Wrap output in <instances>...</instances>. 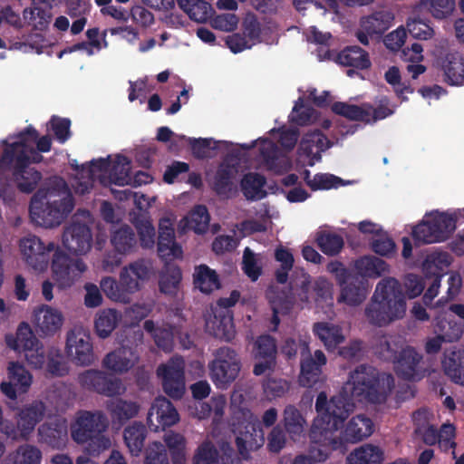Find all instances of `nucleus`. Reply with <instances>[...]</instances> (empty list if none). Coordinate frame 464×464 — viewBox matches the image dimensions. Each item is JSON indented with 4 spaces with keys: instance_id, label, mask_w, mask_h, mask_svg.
<instances>
[{
    "instance_id": "nucleus-1",
    "label": "nucleus",
    "mask_w": 464,
    "mask_h": 464,
    "mask_svg": "<svg viewBox=\"0 0 464 464\" xmlns=\"http://www.w3.org/2000/svg\"><path fill=\"white\" fill-rule=\"evenodd\" d=\"M74 198L62 178H54L46 190L39 189L30 202V216L34 221L45 227L59 226L72 211Z\"/></svg>"
},
{
    "instance_id": "nucleus-2",
    "label": "nucleus",
    "mask_w": 464,
    "mask_h": 464,
    "mask_svg": "<svg viewBox=\"0 0 464 464\" xmlns=\"http://www.w3.org/2000/svg\"><path fill=\"white\" fill-rule=\"evenodd\" d=\"M405 311L406 301L400 282L393 277H386L377 284L365 307V316L371 324L381 327L401 318Z\"/></svg>"
},
{
    "instance_id": "nucleus-3",
    "label": "nucleus",
    "mask_w": 464,
    "mask_h": 464,
    "mask_svg": "<svg viewBox=\"0 0 464 464\" xmlns=\"http://www.w3.org/2000/svg\"><path fill=\"white\" fill-rule=\"evenodd\" d=\"M347 385L351 398L373 404L384 403L394 388L391 373L380 372L375 367L361 364L350 372Z\"/></svg>"
},
{
    "instance_id": "nucleus-4",
    "label": "nucleus",
    "mask_w": 464,
    "mask_h": 464,
    "mask_svg": "<svg viewBox=\"0 0 464 464\" xmlns=\"http://www.w3.org/2000/svg\"><path fill=\"white\" fill-rule=\"evenodd\" d=\"M107 426L103 413L82 411L71 425V436L78 444L88 443V452L98 455L111 447V440L103 434Z\"/></svg>"
},
{
    "instance_id": "nucleus-5",
    "label": "nucleus",
    "mask_w": 464,
    "mask_h": 464,
    "mask_svg": "<svg viewBox=\"0 0 464 464\" xmlns=\"http://www.w3.org/2000/svg\"><path fill=\"white\" fill-rule=\"evenodd\" d=\"M354 408L353 401L345 392L333 396L330 401L325 392H320L315 401L318 416L312 424L313 433L318 429L339 430Z\"/></svg>"
},
{
    "instance_id": "nucleus-6",
    "label": "nucleus",
    "mask_w": 464,
    "mask_h": 464,
    "mask_svg": "<svg viewBox=\"0 0 464 464\" xmlns=\"http://www.w3.org/2000/svg\"><path fill=\"white\" fill-rule=\"evenodd\" d=\"M16 137L17 140L15 141H4V150L0 157V172L2 174L7 173L12 176L19 174L24 168L30 166L26 142L36 140L38 131L32 125H29Z\"/></svg>"
},
{
    "instance_id": "nucleus-7",
    "label": "nucleus",
    "mask_w": 464,
    "mask_h": 464,
    "mask_svg": "<svg viewBox=\"0 0 464 464\" xmlns=\"http://www.w3.org/2000/svg\"><path fill=\"white\" fill-rule=\"evenodd\" d=\"M456 228V219L445 213L426 215L422 222L412 229V237L417 243L431 244L445 241Z\"/></svg>"
},
{
    "instance_id": "nucleus-8",
    "label": "nucleus",
    "mask_w": 464,
    "mask_h": 464,
    "mask_svg": "<svg viewBox=\"0 0 464 464\" xmlns=\"http://www.w3.org/2000/svg\"><path fill=\"white\" fill-rule=\"evenodd\" d=\"M7 345L19 353H24L29 365L34 369H42L46 361L47 351L35 337L30 325L22 322L14 337L6 338Z\"/></svg>"
},
{
    "instance_id": "nucleus-9",
    "label": "nucleus",
    "mask_w": 464,
    "mask_h": 464,
    "mask_svg": "<svg viewBox=\"0 0 464 464\" xmlns=\"http://www.w3.org/2000/svg\"><path fill=\"white\" fill-rule=\"evenodd\" d=\"M209 362L210 378L218 388H226L238 376L241 362L237 353L231 347L222 346L214 353Z\"/></svg>"
},
{
    "instance_id": "nucleus-10",
    "label": "nucleus",
    "mask_w": 464,
    "mask_h": 464,
    "mask_svg": "<svg viewBox=\"0 0 464 464\" xmlns=\"http://www.w3.org/2000/svg\"><path fill=\"white\" fill-rule=\"evenodd\" d=\"M33 375L19 362H10L7 366V378L0 383V391L5 398L15 401L26 394L33 383Z\"/></svg>"
},
{
    "instance_id": "nucleus-11",
    "label": "nucleus",
    "mask_w": 464,
    "mask_h": 464,
    "mask_svg": "<svg viewBox=\"0 0 464 464\" xmlns=\"http://www.w3.org/2000/svg\"><path fill=\"white\" fill-rule=\"evenodd\" d=\"M77 381L82 389L107 397L119 395L123 390L119 378L100 370H86L79 373Z\"/></svg>"
},
{
    "instance_id": "nucleus-12",
    "label": "nucleus",
    "mask_w": 464,
    "mask_h": 464,
    "mask_svg": "<svg viewBox=\"0 0 464 464\" xmlns=\"http://www.w3.org/2000/svg\"><path fill=\"white\" fill-rule=\"evenodd\" d=\"M20 248L26 264L36 271H44L49 265L53 242L44 244L38 237L29 235L20 240Z\"/></svg>"
},
{
    "instance_id": "nucleus-13",
    "label": "nucleus",
    "mask_w": 464,
    "mask_h": 464,
    "mask_svg": "<svg viewBox=\"0 0 464 464\" xmlns=\"http://www.w3.org/2000/svg\"><path fill=\"white\" fill-rule=\"evenodd\" d=\"M86 270V265L80 258H72L57 248L52 260L53 278L62 287L71 286Z\"/></svg>"
},
{
    "instance_id": "nucleus-14",
    "label": "nucleus",
    "mask_w": 464,
    "mask_h": 464,
    "mask_svg": "<svg viewBox=\"0 0 464 464\" xmlns=\"http://www.w3.org/2000/svg\"><path fill=\"white\" fill-rule=\"evenodd\" d=\"M338 430L318 429L315 434L313 433V427L310 430L311 446L309 449L310 458L316 462L325 461L334 450H343L345 449L343 439L336 435Z\"/></svg>"
},
{
    "instance_id": "nucleus-15",
    "label": "nucleus",
    "mask_w": 464,
    "mask_h": 464,
    "mask_svg": "<svg viewBox=\"0 0 464 464\" xmlns=\"http://www.w3.org/2000/svg\"><path fill=\"white\" fill-rule=\"evenodd\" d=\"M300 355L299 383L303 387L312 388L320 381L322 366L326 363V357L321 350H316L314 356H312L307 342L300 343Z\"/></svg>"
},
{
    "instance_id": "nucleus-16",
    "label": "nucleus",
    "mask_w": 464,
    "mask_h": 464,
    "mask_svg": "<svg viewBox=\"0 0 464 464\" xmlns=\"http://www.w3.org/2000/svg\"><path fill=\"white\" fill-rule=\"evenodd\" d=\"M65 348L77 365L88 366L95 360L90 335L81 327L68 332Z\"/></svg>"
},
{
    "instance_id": "nucleus-17",
    "label": "nucleus",
    "mask_w": 464,
    "mask_h": 464,
    "mask_svg": "<svg viewBox=\"0 0 464 464\" xmlns=\"http://www.w3.org/2000/svg\"><path fill=\"white\" fill-rule=\"evenodd\" d=\"M423 356L411 346L401 349L400 354L393 362L397 376L406 381L420 380L424 374Z\"/></svg>"
},
{
    "instance_id": "nucleus-18",
    "label": "nucleus",
    "mask_w": 464,
    "mask_h": 464,
    "mask_svg": "<svg viewBox=\"0 0 464 464\" xmlns=\"http://www.w3.org/2000/svg\"><path fill=\"white\" fill-rule=\"evenodd\" d=\"M179 420L178 411L170 401L161 396L155 398L147 417L148 423L153 430H164L176 424Z\"/></svg>"
},
{
    "instance_id": "nucleus-19",
    "label": "nucleus",
    "mask_w": 464,
    "mask_h": 464,
    "mask_svg": "<svg viewBox=\"0 0 464 464\" xmlns=\"http://www.w3.org/2000/svg\"><path fill=\"white\" fill-rule=\"evenodd\" d=\"M92 234L83 223L72 222L63 234V245L75 256L86 254L92 247Z\"/></svg>"
},
{
    "instance_id": "nucleus-20",
    "label": "nucleus",
    "mask_w": 464,
    "mask_h": 464,
    "mask_svg": "<svg viewBox=\"0 0 464 464\" xmlns=\"http://www.w3.org/2000/svg\"><path fill=\"white\" fill-rule=\"evenodd\" d=\"M46 413V406L42 401L34 400L18 408L15 413V422L21 436L30 435L40 423Z\"/></svg>"
},
{
    "instance_id": "nucleus-21",
    "label": "nucleus",
    "mask_w": 464,
    "mask_h": 464,
    "mask_svg": "<svg viewBox=\"0 0 464 464\" xmlns=\"http://www.w3.org/2000/svg\"><path fill=\"white\" fill-rule=\"evenodd\" d=\"M276 353V343L273 337L267 334L259 336L254 347V357L257 362L254 365L253 373L260 376L266 371L274 370Z\"/></svg>"
},
{
    "instance_id": "nucleus-22",
    "label": "nucleus",
    "mask_w": 464,
    "mask_h": 464,
    "mask_svg": "<svg viewBox=\"0 0 464 464\" xmlns=\"http://www.w3.org/2000/svg\"><path fill=\"white\" fill-rule=\"evenodd\" d=\"M236 437V446L243 459L250 458V451L256 450L265 442V433L260 422H248Z\"/></svg>"
},
{
    "instance_id": "nucleus-23",
    "label": "nucleus",
    "mask_w": 464,
    "mask_h": 464,
    "mask_svg": "<svg viewBox=\"0 0 464 464\" xmlns=\"http://www.w3.org/2000/svg\"><path fill=\"white\" fill-rule=\"evenodd\" d=\"M150 268L144 259H139L124 266L120 273V279L125 293L130 295L140 288V282L149 277Z\"/></svg>"
},
{
    "instance_id": "nucleus-24",
    "label": "nucleus",
    "mask_w": 464,
    "mask_h": 464,
    "mask_svg": "<svg viewBox=\"0 0 464 464\" xmlns=\"http://www.w3.org/2000/svg\"><path fill=\"white\" fill-rule=\"evenodd\" d=\"M158 255L165 262L182 257V247L176 242L175 231L171 225L160 223Z\"/></svg>"
},
{
    "instance_id": "nucleus-25",
    "label": "nucleus",
    "mask_w": 464,
    "mask_h": 464,
    "mask_svg": "<svg viewBox=\"0 0 464 464\" xmlns=\"http://www.w3.org/2000/svg\"><path fill=\"white\" fill-rule=\"evenodd\" d=\"M38 434L43 442L53 449L63 447L67 441L68 427L64 419L42 424L38 429Z\"/></svg>"
},
{
    "instance_id": "nucleus-26",
    "label": "nucleus",
    "mask_w": 464,
    "mask_h": 464,
    "mask_svg": "<svg viewBox=\"0 0 464 464\" xmlns=\"http://www.w3.org/2000/svg\"><path fill=\"white\" fill-rule=\"evenodd\" d=\"M374 424L369 417L364 414H358L348 421L339 437L343 439L344 444L347 442L356 443L371 436Z\"/></svg>"
},
{
    "instance_id": "nucleus-27",
    "label": "nucleus",
    "mask_w": 464,
    "mask_h": 464,
    "mask_svg": "<svg viewBox=\"0 0 464 464\" xmlns=\"http://www.w3.org/2000/svg\"><path fill=\"white\" fill-rule=\"evenodd\" d=\"M340 287L341 294L338 301L356 306L361 304L367 296L368 280L361 276H353Z\"/></svg>"
},
{
    "instance_id": "nucleus-28",
    "label": "nucleus",
    "mask_w": 464,
    "mask_h": 464,
    "mask_svg": "<svg viewBox=\"0 0 464 464\" xmlns=\"http://www.w3.org/2000/svg\"><path fill=\"white\" fill-rule=\"evenodd\" d=\"M34 324L40 335H51L61 328L63 315L57 310L45 305L34 312Z\"/></svg>"
},
{
    "instance_id": "nucleus-29",
    "label": "nucleus",
    "mask_w": 464,
    "mask_h": 464,
    "mask_svg": "<svg viewBox=\"0 0 464 464\" xmlns=\"http://www.w3.org/2000/svg\"><path fill=\"white\" fill-rule=\"evenodd\" d=\"M332 142L318 129L306 132L299 145V150L306 157H311L317 160H321V152L331 148Z\"/></svg>"
},
{
    "instance_id": "nucleus-30",
    "label": "nucleus",
    "mask_w": 464,
    "mask_h": 464,
    "mask_svg": "<svg viewBox=\"0 0 464 464\" xmlns=\"http://www.w3.org/2000/svg\"><path fill=\"white\" fill-rule=\"evenodd\" d=\"M137 357L129 347H121L109 353L102 360V366L113 372L123 373L135 364Z\"/></svg>"
},
{
    "instance_id": "nucleus-31",
    "label": "nucleus",
    "mask_w": 464,
    "mask_h": 464,
    "mask_svg": "<svg viewBox=\"0 0 464 464\" xmlns=\"http://www.w3.org/2000/svg\"><path fill=\"white\" fill-rule=\"evenodd\" d=\"M259 150L264 164L268 170L282 173L290 168L288 160L280 155L277 145L270 140H262Z\"/></svg>"
},
{
    "instance_id": "nucleus-32",
    "label": "nucleus",
    "mask_w": 464,
    "mask_h": 464,
    "mask_svg": "<svg viewBox=\"0 0 464 464\" xmlns=\"http://www.w3.org/2000/svg\"><path fill=\"white\" fill-rule=\"evenodd\" d=\"M336 62L346 67L365 70L371 67L372 63L366 51L357 45L343 48L336 57Z\"/></svg>"
},
{
    "instance_id": "nucleus-33",
    "label": "nucleus",
    "mask_w": 464,
    "mask_h": 464,
    "mask_svg": "<svg viewBox=\"0 0 464 464\" xmlns=\"http://www.w3.org/2000/svg\"><path fill=\"white\" fill-rule=\"evenodd\" d=\"M442 69L445 75V81L450 85L464 84V58L458 53H449L446 54Z\"/></svg>"
},
{
    "instance_id": "nucleus-34",
    "label": "nucleus",
    "mask_w": 464,
    "mask_h": 464,
    "mask_svg": "<svg viewBox=\"0 0 464 464\" xmlns=\"http://www.w3.org/2000/svg\"><path fill=\"white\" fill-rule=\"evenodd\" d=\"M147 435L146 426L139 421H134L124 429V442L132 456L138 457L142 452Z\"/></svg>"
},
{
    "instance_id": "nucleus-35",
    "label": "nucleus",
    "mask_w": 464,
    "mask_h": 464,
    "mask_svg": "<svg viewBox=\"0 0 464 464\" xmlns=\"http://www.w3.org/2000/svg\"><path fill=\"white\" fill-rule=\"evenodd\" d=\"M111 244L114 250L121 255L132 253L138 244L134 230L128 225H123L111 232Z\"/></svg>"
},
{
    "instance_id": "nucleus-36",
    "label": "nucleus",
    "mask_w": 464,
    "mask_h": 464,
    "mask_svg": "<svg viewBox=\"0 0 464 464\" xmlns=\"http://www.w3.org/2000/svg\"><path fill=\"white\" fill-rule=\"evenodd\" d=\"M394 15L392 12L380 10L361 19V27L370 35L382 34L392 25Z\"/></svg>"
},
{
    "instance_id": "nucleus-37",
    "label": "nucleus",
    "mask_w": 464,
    "mask_h": 464,
    "mask_svg": "<svg viewBox=\"0 0 464 464\" xmlns=\"http://www.w3.org/2000/svg\"><path fill=\"white\" fill-rule=\"evenodd\" d=\"M442 366L445 374L452 382L464 385V350H452L446 353Z\"/></svg>"
},
{
    "instance_id": "nucleus-38",
    "label": "nucleus",
    "mask_w": 464,
    "mask_h": 464,
    "mask_svg": "<svg viewBox=\"0 0 464 464\" xmlns=\"http://www.w3.org/2000/svg\"><path fill=\"white\" fill-rule=\"evenodd\" d=\"M107 410L113 422L123 425L126 421L138 414L140 405L134 401L116 398L107 403Z\"/></svg>"
},
{
    "instance_id": "nucleus-39",
    "label": "nucleus",
    "mask_w": 464,
    "mask_h": 464,
    "mask_svg": "<svg viewBox=\"0 0 464 464\" xmlns=\"http://www.w3.org/2000/svg\"><path fill=\"white\" fill-rule=\"evenodd\" d=\"M283 425L293 440H298L304 431L306 420L301 411L292 404L285 406L283 412Z\"/></svg>"
},
{
    "instance_id": "nucleus-40",
    "label": "nucleus",
    "mask_w": 464,
    "mask_h": 464,
    "mask_svg": "<svg viewBox=\"0 0 464 464\" xmlns=\"http://www.w3.org/2000/svg\"><path fill=\"white\" fill-rule=\"evenodd\" d=\"M383 460V450L370 443L360 446L347 457L348 464H382Z\"/></svg>"
},
{
    "instance_id": "nucleus-41",
    "label": "nucleus",
    "mask_w": 464,
    "mask_h": 464,
    "mask_svg": "<svg viewBox=\"0 0 464 464\" xmlns=\"http://www.w3.org/2000/svg\"><path fill=\"white\" fill-rule=\"evenodd\" d=\"M332 111L337 115L343 116L350 121L369 122L371 104L362 103V105L349 104L343 102H335L332 105Z\"/></svg>"
},
{
    "instance_id": "nucleus-42",
    "label": "nucleus",
    "mask_w": 464,
    "mask_h": 464,
    "mask_svg": "<svg viewBox=\"0 0 464 464\" xmlns=\"http://www.w3.org/2000/svg\"><path fill=\"white\" fill-rule=\"evenodd\" d=\"M121 319V314L115 309H102L95 317L94 328L96 334L105 339L111 335Z\"/></svg>"
},
{
    "instance_id": "nucleus-43",
    "label": "nucleus",
    "mask_w": 464,
    "mask_h": 464,
    "mask_svg": "<svg viewBox=\"0 0 464 464\" xmlns=\"http://www.w3.org/2000/svg\"><path fill=\"white\" fill-rule=\"evenodd\" d=\"M314 333L324 343L327 350L335 349L344 340L342 328L329 323L314 324Z\"/></svg>"
},
{
    "instance_id": "nucleus-44",
    "label": "nucleus",
    "mask_w": 464,
    "mask_h": 464,
    "mask_svg": "<svg viewBox=\"0 0 464 464\" xmlns=\"http://www.w3.org/2000/svg\"><path fill=\"white\" fill-rule=\"evenodd\" d=\"M234 173L229 166L220 165L212 180L211 188L219 197L230 198L235 190Z\"/></svg>"
},
{
    "instance_id": "nucleus-45",
    "label": "nucleus",
    "mask_w": 464,
    "mask_h": 464,
    "mask_svg": "<svg viewBox=\"0 0 464 464\" xmlns=\"http://www.w3.org/2000/svg\"><path fill=\"white\" fill-rule=\"evenodd\" d=\"M214 318L211 321L215 337L230 341L235 336L233 314L231 311L213 310Z\"/></svg>"
},
{
    "instance_id": "nucleus-46",
    "label": "nucleus",
    "mask_w": 464,
    "mask_h": 464,
    "mask_svg": "<svg viewBox=\"0 0 464 464\" xmlns=\"http://www.w3.org/2000/svg\"><path fill=\"white\" fill-rule=\"evenodd\" d=\"M354 266L358 274L353 275L363 276V278H376L389 271L387 263L376 256H362L355 261Z\"/></svg>"
},
{
    "instance_id": "nucleus-47",
    "label": "nucleus",
    "mask_w": 464,
    "mask_h": 464,
    "mask_svg": "<svg viewBox=\"0 0 464 464\" xmlns=\"http://www.w3.org/2000/svg\"><path fill=\"white\" fill-rule=\"evenodd\" d=\"M194 285L200 292L205 294H210L221 286L218 275L207 265H200L196 267Z\"/></svg>"
},
{
    "instance_id": "nucleus-48",
    "label": "nucleus",
    "mask_w": 464,
    "mask_h": 464,
    "mask_svg": "<svg viewBox=\"0 0 464 464\" xmlns=\"http://www.w3.org/2000/svg\"><path fill=\"white\" fill-rule=\"evenodd\" d=\"M464 331V324L448 319L445 316L436 317L434 333L441 335L445 343H452L460 339Z\"/></svg>"
},
{
    "instance_id": "nucleus-49",
    "label": "nucleus",
    "mask_w": 464,
    "mask_h": 464,
    "mask_svg": "<svg viewBox=\"0 0 464 464\" xmlns=\"http://www.w3.org/2000/svg\"><path fill=\"white\" fill-rule=\"evenodd\" d=\"M266 185V178L259 173H247L241 180V189L247 199H261L266 193L263 190Z\"/></svg>"
},
{
    "instance_id": "nucleus-50",
    "label": "nucleus",
    "mask_w": 464,
    "mask_h": 464,
    "mask_svg": "<svg viewBox=\"0 0 464 464\" xmlns=\"http://www.w3.org/2000/svg\"><path fill=\"white\" fill-rule=\"evenodd\" d=\"M426 414L425 410H417L413 413L415 433L421 437L426 445L433 446L439 442V433L434 425L426 422Z\"/></svg>"
},
{
    "instance_id": "nucleus-51",
    "label": "nucleus",
    "mask_w": 464,
    "mask_h": 464,
    "mask_svg": "<svg viewBox=\"0 0 464 464\" xmlns=\"http://www.w3.org/2000/svg\"><path fill=\"white\" fill-rule=\"evenodd\" d=\"M185 226L197 234L205 233L209 225L210 216L204 205L195 206L188 215L184 218Z\"/></svg>"
},
{
    "instance_id": "nucleus-52",
    "label": "nucleus",
    "mask_w": 464,
    "mask_h": 464,
    "mask_svg": "<svg viewBox=\"0 0 464 464\" xmlns=\"http://www.w3.org/2000/svg\"><path fill=\"white\" fill-rule=\"evenodd\" d=\"M157 374L163 382L173 380H185V361L181 356H174L166 363L160 364L157 369Z\"/></svg>"
},
{
    "instance_id": "nucleus-53",
    "label": "nucleus",
    "mask_w": 464,
    "mask_h": 464,
    "mask_svg": "<svg viewBox=\"0 0 464 464\" xmlns=\"http://www.w3.org/2000/svg\"><path fill=\"white\" fill-rule=\"evenodd\" d=\"M17 188L23 193H32L42 179V173L34 168H24L19 174L12 176Z\"/></svg>"
},
{
    "instance_id": "nucleus-54",
    "label": "nucleus",
    "mask_w": 464,
    "mask_h": 464,
    "mask_svg": "<svg viewBox=\"0 0 464 464\" xmlns=\"http://www.w3.org/2000/svg\"><path fill=\"white\" fill-rule=\"evenodd\" d=\"M44 365L46 372L52 376L63 377L69 372V368L64 361L62 352L54 347H51L47 350Z\"/></svg>"
},
{
    "instance_id": "nucleus-55",
    "label": "nucleus",
    "mask_w": 464,
    "mask_h": 464,
    "mask_svg": "<svg viewBox=\"0 0 464 464\" xmlns=\"http://www.w3.org/2000/svg\"><path fill=\"white\" fill-rule=\"evenodd\" d=\"M275 258L281 264L280 267L276 270L275 276L278 284H285L288 279L289 271L294 266V256L289 249L279 246L275 251Z\"/></svg>"
},
{
    "instance_id": "nucleus-56",
    "label": "nucleus",
    "mask_w": 464,
    "mask_h": 464,
    "mask_svg": "<svg viewBox=\"0 0 464 464\" xmlns=\"http://www.w3.org/2000/svg\"><path fill=\"white\" fill-rule=\"evenodd\" d=\"M182 279L181 270L177 266H169L160 276L159 285L160 292L175 295Z\"/></svg>"
},
{
    "instance_id": "nucleus-57",
    "label": "nucleus",
    "mask_w": 464,
    "mask_h": 464,
    "mask_svg": "<svg viewBox=\"0 0 464 464\" xmlns=\"http://www.w3.org/2000/svg\"><path fill=\"white\" fill-rule=\"evenodd\" d=\"M130 169L128 158L125 156H118L117 160L112 163L110 169L109 179L111 182L118 186L130 183L131 180Z\"/></svg>"
},
{
    "instance_id": "nucleus-58",
    "label": "nucleus",
    "mask_w": 464,
    "mask_h": 464,
    "mask_svg": "<svg viewBox=\"0 0 464 464\" xmlns=\"http://www.w3.org/2000/svg\"><path fill=\"white\" fill-rule=\"evenodd\" d=\"M316 243L323 253L332 256L338 255L344 245L340 235L327 232L319 233L316 237Z\"/></svg>"
},
{
    "instance_id": "nucleus-59",
    "label": "nucleus",
    "mask_w": 464,
    "mask_h": 464,
    "mask_svg": "<svg viewBox=\"0 0 464 464\" xmlns=\"http://www.w3.org/2000/svg\"><path fill=\"white\" fill-rule=\"evenodd\" d=\"M100 286L105 295L111 300L123 304L129 303L130 296L125 293L121 279L117 281L111 276L104 277L102 279Z\"/></svg>"
},
{
    "instance_id": "nucleus-60",
    "label": "nucleus",
    "mask_w": 464,
    "mask_h": 464,
    "mask_svg": "<svg viewBox=\"0 0 464 464\" xmlns=\"http://www.w3.org/2000/svg\"><path fill=\"white\" fill-rule=\"evenodd\" d=\"M385 81L391 84L399 98L406 101L407 98L403 96L404 93H413L414 89L411 87L410 82H401V72L398 67L392 66L384 74Z\"/></svg>"
},
{
    "instance_id": "nucleus-61",
    "label": "nucleus",
    "mask_w": 464,
    "mask_h": 464,
    "mask_svg": "<svg viewBox=\"0 0 464 464\" xmlns=\"http://www.w3.org/2000/svg\"><path fill=\"white\" fill-rule=\"evenodd\" d=\"M407 32L415 39L429 40L434 34V30L428 21L420 17H410L406 23Z\"/></svg>"
},
{
    "instance_id": "nucleus-62",
    "label": "nucleus",
    "mask_w": 464,
    "mask_h": 464,
    "mask_svg": "<svg viewBox=\"0 0 464 464\" xmlns=\"http://www.w3.org/2000/svg\"><path fill=\"white\" fill-rule=\"evenodd\" d=\"M42 452L34 445H20L14 455V464H41Z\"/></svg>"
},
{
    "instance_id": "nucleus-63",
    "label": "nucleus",
    "mask_w": 464,
    "mask_h": 464,
    "mask_svg": "<svg viewBox=\"0 0 464 464\" xmlns=\"http://www.w3.org/2000/svg\"><path fill=\"white\" fill-rule=\"evenodd\" d=\"M423 5L436 19H444L453 12L454 0H420Z\"/></svg>"
},
{
    "instance_id": "nucleus-64",
    "label": "nucleus",
    "mask_w": 464,
    "mask_h": 464,
    "mask_svg": "<svg viewBox=\"0 0 464 464\" xmlns=\"http://www.w3.org/2000/svg\"><path fill=\"white\" fill-rule=\"evenodd\" d=\"M144 464H169L166 447L158 441L150 444L146 450Z\"/></svg>"
}]
</instances>
